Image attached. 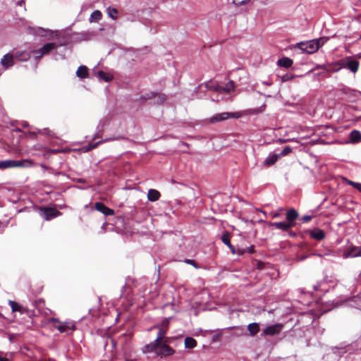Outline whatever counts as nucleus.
Instances as JSON below:
<instances>
[{
  "label": "nucleus",
  "instance_id": "31",
  "mask_svg": "<svg viewBox=\"0 0 361 361\" xmlns=\"http://www.w3.org/2000/svg\"><path fill=\"white\" fill-rule=\"evenodd\" d=\"M9 304L11 305V307L13 312L18 311V312H23V307L22 305H20L18 302H16L15 301L10 300Z\"/></svg>",
  "mask_w": 361,
  "mask_h": 361
},
{
  "label": "nucleus",
  "instance_id": "5",
  "mask_svg": "<svg viewBox=\"0 0 361 361\" xmlns=\"http://www.w3.org/2000/svg\"><path fill=\"white\" fill-rule=\"evenodd\" d=\"M39 212L40 215L42 216L46 221H50L61 215V212L54 207H39Z\"/></svg>",
  "mask_w": 361,
  "mask_h": 361
},
{
  "label": "nucleus",
  "instance_id": "51",
  "mask_svg": "<svg viewBox=\"0 0 361 361\" xmlns=\"http://www.w3.org/2000/svg\"><path fill=\"white\" fill-rule=\"evenodd\" d=\"M16 130L18 131V132H20L21 131V130L19 129V128H17Z\"/></svg>",
  "mask_w": 361,
  "mask_h": 361
},
{
  "label": "nucleus",
  "instance_id": "17",
  "mask_svg": "<svg viewBox=\"0 0 361 361\" xmlns=\"http://www.w3.org/2000/svg\"><path fill=\"white\" fill-rule=\"evenodd\" d=\"M161 197L160 192L155 189H149L147 193V199L150 202L157 201Z\"/></svg>",
  "mask_w": 361,
  "mask_h": 361
},
{
  "label": "nucleus",
  "instance_id": "44",
  "mask_svg": "<svg viewBox=\"0 0 361 361\" xmlns=\"http://www.w3.org/2000/svg\"><path fill=\"white\" fill-rule=\"evenodd\" d=\"M312 219V216H310V215H305V216H303L302 218H301V221L304 223H307V222H309L310 221H311Z\"/></svg>",
  "mask_w": 361,
  "mask_h": 361
},
{
  "label": "nucleus",
  "instance_id": "47",
  "mask_svg": "<svg viewBox=\"0 0 361 361\" xmlns=\"http://www.w3.org/2000/svg\"><path fill=\"white\" fill-rule=\"evenodd\" d=\"M0 361H9L2 352H0Z\"/></svg>",
  "mask_w": 361,
  "mask_h": 361
},
{
  "label": "nucleus",
  "instance_id": "39",
  "mask_svg": "<svg viewBox=\"0 0 361 361\" xmlns=\"http://www.w3.org/2000/svg\"><path fill=\"white\" fill-rule=\"evenodd\" d=\"M250 0H233V4L237 6H242L247 4Z\"/></svg>",
  "mask_w": 361,
  "mask_h": 361
},
{
  "label": "nucleus",
  "instance_id": "19",
  "mask_svg": "<svg viewBox=\"0 0 361 361\" xmlns=\"http://www.w3.org/2000/svg\"><path fill=\"white\" fill-rule=\"evenodd\" d=\"M76 75L81 79L87 78L89 75L88 68L85 66H79L76 71Z\"/></svg>",
  "mask_w": 361,
  "mask_h": 361
},
{
  "label": "nucleus",
  "instance_id": "20",
  "mask_svg": "<svg viewBox=\"0 0 361 361\" xmlns=\"http://www.w3.org/2000/svg\"><path fill=\"white\" fill-rule=\"evenodd\" d=\"M247 330L251 336H255L259 331V325L257 323H251L247 325Z\"/></svg>",
  "mask_w": 361,
  "mask_h": 361
},
{
  "label": "nucleus",
  "instance_id": "26",
  "mask_svg": "<svg viewBox=\"0 0 361 361\" xmlns=\"http://www.w3.org/2000/svg\"><path fill=\"white\" fill-rule=\"evenodd\" d=\"M171 317L165 318L161 324H157V326H154V329H164L168 331L169 326V320Z\"/></svg>",
  "mask_w": 361,
  "mask_h": 361
},
{
  "label": "nucleus",
  "instance_id": "11",
  "mask_svg": "<svg viewBox=\"0 0 361 361\" xmlns=\"http://www.w3.org/2000/svg\"><path fill=\"white\" fill-rule=\"evenodd\" d=\"M15 59V55L8 53L2 57L0 63L4 69H8L14 65Z\"/></svg>",
  "mask_w": 361,
  "mask_h": 361
},
{
  "label": "nucleus",
  "instance_id": "35",
  "mask_svg": "<svg viewBox=\"0 0 361 361\" xmlns=\"http://www.w3.org/2000/svg\"><path fill=\"white\" fill-rule=\"evenodd\" d=\"M346 182L348 183V185H352L361 192V183H355L350 180H346Z\"/></svg>",
  "mask_w": 361,
  "mask_h": 361
},
{
  "label": "nucleus",
  "instance_id": "7",
  "mask_svg": "<svg viewBox=\"0 0 361 361\" xmlns=\"http://www.w3.org/2000/svg\"><path fill=\"white\" fill-rule=\"evenodd\" d=\"M57 47L58 45L56 43H47L41 49L34 50L32 52L35 54V56L36 59H40L42 57V56L49 54L52 50H54Z\"/></svg>",
  "mask_w": 361,
  "mask_h": 361
},
{
  "label": "nucleus",
  "instance_id": "38",
  "mask_svg": "<svg viewBox=\"0 0 361 361\" xmlns=\"http://www.w3.org/2000/svg\"><path fill=\"white\" fill-rule=\"evenodd\" d=\"M210 89L212 90H214L216 92H220V93H224V87L221 86V85H212V86L210 87Z\"/></svg>",
  "mask_w": 361,
  "mask_h": 361
},
{
  "label": "nucleus",
  "instance_id": "23",
  "mask_svg": "<svg viewBox=\"0 0 361 361\" xmlns=\"http://www.w3.org/2000/svg\"><path fill=\"white\" fill-rule=\"evenodd\" d=\"M184 345L186 348L192 349L197 346V341L192 337H186L184 341Z\"/></svg>",
  "mask_w": 361,
  "mask_h": 361
},
{
  "label": "nucleus",
  "instance_id": "13",
  "mask_svg": "<svg viewBox=\"0 0 361 361\" xmlns=\"http://www.w3.org/2000/svg\"><path fill=\"white\" fill-rule=\"evenodd\" d=\"M343 255L345 257H361V247L351 245L346 251H345Z\"/></svg>",
  "mask_w": 361,
  "mask_h": 361
},
{
  "label": "nucleus",
  "instance_id": "1",
  "mask_svg": "<svg viewBox=\"0 0 361 361\" xmlns=\"http://www.w3.org/2000/svg\"><path fill=\"white\" fill-rule=\"evenodd\" d=\"M328 38L320 37L316 39H312L307 42H299L296 44V47L307 54L315 53L320 47L323 46L326 42Z\"/></svg>",
  "mask_w": 361,
  "mask_h": 361
},
{
  "label": "nucleus",
  "instance_id": "18",
  "mask_svg": "<svg viewBox=\"0 0 361 361\" xmlns=\"http://www.w3.org/2000/svg\"><path fill=\"white\" fill-rule=\"evenodd\" d=\"M293 63V61L292 59L288 57H282L281 59H279L277 61L278 66L284 68H290Z\"/></svg>",
  "mask_w": 361,
  "mask_h": 361
},
{
  "label": "nucleus",
  "instance_id": "33",
  "mask_svg": "<svg viewBox=\"0 0 361 361\" xmlns=\"http://www.w3.org/2000/svg\"><path fill=\"white\" fill-rule=\"evenodd\" d=\"M38 133L39 134H42V135H47L51 137H55V133L51 130L50 129L46 128H43V129H39L38 130Z\"/></svg>",
  "mask_w": 361,
  "mask_h": 361
},
{
  "label": "nucleus",
  "instance_id": "24",
  "mask_svg": "<svg viewBox=\"0 0 361 361\" xmlns=\"http://www.w3.org/2000/svg\"><path fill=\"white\" fill-rule=\"evenodd\" d=\"M15 58L19 61H25L30 58V55L27 51H18L15 54Z\"/></svg>",
  "mask_w": 361,
  "mask_h": 361
},
{
  "label": "nucleus",
  "instance_id": "16",
  "mask_svg": "<svg viewBox=\"0 0 361 361\" xmlns=\"http://www.w3.org/2000/svg\"><path fill=\"white\" fill-rule=\"evenodd\" d=\"M14 168L16 167H30L34 165V162L30 159L14 160Z\"/></svg>",
  "mask_w": 361,
  "mask_h": 361
},
{
  "label": "nucleus",
  "instance_id": "14",
  "mask_svg": "<svg viewBox=\"0 0 361 361\" xmlns=\"http://www.w3.org/2000/svg\"><path fill=\"white\" fill-rule=\"evenodd\" d=\"M269 226L280 229L283 231H288L292 227L287 221L269 222Z\"/></svg>",
  "mask_w": 361,
  "mask_h": 361
},
{
  "label": "nucleus",
  "instance_id": "48",
  "mask_svg": "<svg viewBox=\"0 0 361 361\" xmlns=\"http://www.w3.org/2000/svg\"><path fill=\"white\" fill-rule=\"evenodd\" d=\"M287 232H288V235L290 237H292V238L296 237V233L295 232H293L292 231H290V230L288 231H287Z\"/></svg>",
  "mask_w": 361,
  "mask_h": 361
},
{
  "label": "nucleus",
  "instance_id": "34",
  "mask_svg": "<svg viewBox=\"0 0 361 361\" xmlns=\"http://www.w3.org/2000/svg\"><path fill=\"white\" fill-rule=\"evenodd\" d=\"M224 92L229 93L234 90L235 85L233 80L228 81L225 86H223Z\"/></svg>",
  "mask_w": 361,
  "mask_h": 361
},
{
  "label": "nucleus",
  "instance_id": "27",
  "mask_svg": "<svg viewBox=\"0 0 361 361\" xmlns=\"http://www.w3.org/2000/svg\"><path fill=\"white\" fill-rule=\"evenodd\" d=\"M350 138L353 142H357L361 140V133L358 130H353L350 134Z\"/></svg>",
  "mask_w": 361,
  "mask_h": 361
},
{
  "label": "nucleus",
  "instance_id": "2",
  "mask_svg": "<svg viewBox=\"0 0 361 361\" xmlns=\"http://www.w3.org/2000/svg\"><path fill=\"white\" fill-rule=\"evenodd\" d=\"M48 322L51 323L53 327L60 333L71 334L76 329L75 325L73 322H61L54 317L49 318Z\"/></svg>",
  "mask_w": 361,
  "mask_h": 361
},
{
  "label": "nucleus",
  "instance_id": "36",
  "mask_svg": "<svg viewBox=\"0 0 361 361\" xmlns=\"http://www.w3.org/2000/svg\"><path fill=\"white\" fill-rule=\"evenodd\" d=\"M292 152V149L289 146H286L282 151L280 154H279V157H284V156H286L288 155V154H290V152Z\"/></svg>",
  "mask_w": 361,
  "mask_h": 361
},
{
  "label": "nucleus",
  "instance_id": "40",
  "mask_svg": "<svg viewBox=\"0 0 361 361\" xmlns=\"http://www.w3.org/2000/svg\"><path fill=\"white\" fill-rule=\"evenodd\" d=\"M102 142H103V141H99V142H97L94 143V144L90 143L88 145L87 147L86 151H90V150H92V149L96 148Z\"/></svg>",
  "mask_w": 361,
  "mask_h": 361
},
{
  "label": "nucleus",
  "instance_id": "15",
  "mask_svg": "<svg viewBox=\"0 0 361 361\" xmlns=\"http://www.w3.org/2000/svg\"><path fill=\"white\" fill-rule=\"evenodd\" d=\"M310 237L317 240H322L325 238V233L323 230L320 228H314L313 230H309L307 231Z\"/></svg>",
  "mask_w": 361,
  "mask_h": 361
},
{
  "label": "nucleus",
  "instance_id": "29",
  "mask_svg": "<svg viewBox=\"0 0 361 361\" xmlns=\"http://www.w3.org/2000/svg\"><path fill=\"white\" fill-rule=\"evenodd\" d=\"M98 75L99 78L105 82H110L113 79V76L102 71H99Z\"/></svg>",
  "mask_w": 361,
  "mask_h": 361
},
{
  "label": "nucleus",
  "instance_id": "4",
  "mask_svg": "<svg viewBox=\"0 0 361 361\" xmlns=\"http://www.w3.org/2000/svg\"><path fill=\"white\" fill-rule=\"evenodd\" d=\"M240 114L238 112L229 113V112H223L221 114H217L212 116L211 118L206 120V122L209 124H213L218 122H221L225 121L230 118H239Z\"/></svg>",
  "mask_w": 361,
  "mask_h": 361
},
{
  "label": "nucleus",
  "instance_id": "41",
  "mask_svg": "<svg viewBox=\"0 0 361 361\" xmlns=\"http://www.w3.org/2000/svg\"><path fill=\"white\" fill-rule=\"evenodd\" d=\"M39 134L38 133V130L37 132H35V131H29L26 135L25 136H28L30 137V138L32 139H36L37 138V135Z\"/></svg>",
  "mask_w": 361,
  "mask_h": 361
},
{
  "label": "nucleus",
  "instance_id": "45",
  "mask_svg": "<svg viewBox=\"0 0 361 361\" xmlns=\"http://www.w3.org/2000/svg\"><path fill=\"white\" fill-rule=\"evenodd\" d=\"M269 215L271 216V218L273 219H276V218H279L281 217V214L279 212H271L269 214Z\"/></svg>",
  "mask_w": 361,
  "mask_h": 361
},
{
  "label": "nucleus",
  "instance_id": "43",
  "mask_svg": "<svg viewBox=\"0 0 361 361\" xmlns=\"http://www.w3.org/2000/svg\"><path fill=\"white\" fill-rule=\"evenodd\" d=\"M83 36H84V39H90L92 37L94 36V33L93 32H85V33H82V34Z\"/></svg>",
  "mask_w": 361,
  "mask_h": 361
},
{
  "label": "nucleus",
  "instance_id": "22",
  "mask_svg": "<svg viewBox=\"0 0 361 361\" xmlns=\"http://www.w3.org/2000/svg\"><path fill=\"white\" fill-rule=\"evenodd\" d=\"M221 240L225 245L228 246V247L231 250L233 253L235 252V248L231 244L230 234L228 232L223 234V235L221 236Z\"/></svg>",
  "mask_w": 361,
  "mask_h": 361
},
{
  "label": "nucleus",
  "instance_id": "32",
  "mask_svg": "<svg viewBox=\"0 0 361 361\" xmlns=\"http://www.w3.org/2000/svg\"><path fill=\"white\" fill-rule=\"evenodd\" d=\"M157 97L158 103H159V104L163 103L166 99V96L164 94L155 93V92H152L151 96L149 97L148 98H152V97Z\"/></svg>",
  "mask_w": 361,
  "mask_h": 361
},
{
  "label": "nucleus",
  "instance_id": "8",
  "mask_svg": "<svg viewBox=\"0 0 361 361\" xmlns=\"http://www.w3.org/2000/svg\"><path fill=\"white\" fill-rule=\"evenodd\" d=\"M341 65L343 68L349 69L353 73H356L359 68V61L350 58H345L341 61Z\"/></svg>",
  "mask_w": 361,
  "mask_h": 361
},
{
  "label": "nucleus",
  "instance_id": "37",
  "mask_svg": "<svg viewBox=\"0 0 361 361\" xmlns=\"http://www.w3.org/2000/svg\"><path fill=\"white\" fill-rule=\"evenodd\" d=\"M132 337V334H123L120 337H119V341H121V342H127L128 340H130Z\"/></svg>",
  "mask_w": 361,
  "mask_h": 361
},
{
  "label": "nucleus",
  "instance_id": "46",
  "mask_svg": "<svg viewBox=\"0 0 361 361\" xmlns=\"http://www.w3.org/2000/svg\"><path fill=\"white\" fill-rule=\"evenodd\" d=\"M185 262L187 264H191V265L194 266L195 267L197 268V264L193 259H186Z\"/></svg>",
  "mask_w": 361,
  "mask_h": 361
},
{
  "label": "nucleus",
  "instance_id": "49",
  "mask_svg": "<svg viewBox=\"0 0 361 361\" xmlns=\"http://www.w3.org/2000/svg\"><path fill=\"white\" fill-rule=\"evenodd\" d=\"M248 252H249V253H251V254L255 252V248H254L253 245L248 247Z\"/></svg>",
  "mask_w": 361,
  "mask_h": 361
},
{
  "label": "nucleus",
  "instance_id": "42",
  "mask_svg": "<svg viewBox=\"0 0 361 361\" xmlns=\"http://www.w3.org/2000/svg\"><path fill=\"white\" fill-rule=\"evenodd\" d=\"M293 78V75L292 74L287 73L282 76L281 80L283 82H286V81L291 80Z\"/></svg>",
  "mask_w": 361,
  "mask_h": 361
},
{
  "label": "nucleus",
  "instance_id": "6",
  "mask_svg": "<svg viewBox=\"0 0 361 361\" xmlns=\"http://www.w3.org/2000/svg\"><path fill=\"white\" fill-rule=\"evenodd\" d=\"M167 342L168 341L162 342L153 352L161 357L173 355L175 353V350L167 344Z\"/></svg>",
  "mask_w": 361,
  "mask_h": 361
},
{
  "label": "nucleus",
  "instance_id": "30",
  "mask_svg": "<svg viewBox=\"0 0 361 361\" xmlns=\"http://www.w3.org/2000/svg\"><path fill=\"white\" fill-rule=\"evenodd\" d=\"M106 11L111 18L113 20L117 19L118 11L116 8L109 7Z\"/></svg>",
  "mask_w": 361,
  "mask_h": 361
},
{
  "label": "nucleus",
  "instance_id": "28",
  "mask_svg": "<svg viewBox=\"0 0 361 361\" xmlns=\"http://www.w3.org/2000/svg\"><path fill=\"white\" fill-rule=\"evenodd\" d=\"M14 160H4L0 161V169L14 168Z\"/></svg>",
  "mask_w": 361,
  "mask_h": 361
},
{
  "label": "nucleus",
  "instance_id": "10",
  "mask_svg": "<svg viewBox=\"0 0 361 361\" xmlns=\"http://www.w3.org/2000/svg\"><path fill=\"white\" fill-rule=\"evenodd\" d=\"M299 218V214L298 211L293 208L290 209L286 214V219L287 222L291 225V227H294L296 225L295 221Z\"/></svg>",
  "mask_w": 361,
  "mask_h": 361
},
{
  "label": "nucleus",
  "instance_id": "9",
  "mask_svg": "<svg viewBox=\"0 0 361 361\" xmlns=\"http://www.w3.org/2000/svg\"><path fill=\"white\" fill-rule=\"evenodd\" d=\"M283 327V326L282 324L271 325L264 329L263 334L265 336H275L279 334L281 332Z\"/></svg>",
  "mask_w": 361,
  "mask_h": 361
},
{
  "label": "nucleus",
  "instance_id": "21",
  "mask_svg": "<svg viewBox=\"0 0 361 361\" xmlns=\"http://www.w3.org/2000/svg\"><path fill=\"white\" fill-rule=\"evenodd\" d=\"M279 158V154H272V155L269 156V157H267L264 160V165L267 166H272L278 161Z\"/></svg>",
  "mask_w": 361,
  "mask_h": 361
},
{
  "label": "nucleus",
  "instance_id": "25",
  "mask_svg": "<svg viewBox=\"0 0 361 361\" xmlns=\"http://www.w3.org/2000/svg\"><path fill=\"white\" fill-rule=\"evenodd\" d=\"M102 18V13L100 11L96 10L92 13L90 17V22H98Z\"/></svg>",
  "mask_w": 361,
  "mask_h": 361
},
{
  "label": "nucleus",
  "instance_id": "3",
  "mask_svg": "<svg viewBox=\"0 0 361 361\" xmlns=\"http://www.w3.org/2000/svg\"><path fill=\"white\" fill-rule=\"evenodd\" d=\"M158 329L159 331L155 341L145 345L142 348V352L144 353H153V350H155L161 344L162 342H164V341H168V338H166L167 331L161 329Z\"/></svg>",
  "mask_w": 361,
  "mask_h": 361
},
{
  "label": "nucleus",
  "instance_id": "12",
  "mask_svg": "<svg viewBox=\"0 0 361 361\" xmlns=\"http://www.w3.org/2000/svg\"><path fill=\"white\" fill-rule=\"evenodd\" d=\"M96 210L104 214L105 216H113L115 214L114 209L107 207L103 202H97L94 204Z\"/></svg>",
  "mask_w": 361,
  "mask_h": 361
},
{
  "label": "nucleus",
  "instance_id": "50",
  "mask_svg": "<svg viewBox=\"0 0 361 361\" xmlns=\"http://www.w3.org/2000/svg\"><path fill=\"white\" fill-rule=\"evenodd\" d=\"M41 167H42V168H44V169H46V168H47V167H46V166H45V165H44V164H41Z\"/></svg>",
  "mask_w": 361,
  "mask_h": 361
}]
</instances>
